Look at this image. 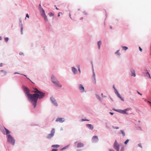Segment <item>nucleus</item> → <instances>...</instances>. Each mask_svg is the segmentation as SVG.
Masks as SVG:
<instances>
[{"instance_id": "1", "label": "nucleus", "mask_w": 151, "mask_h": 151, "mask_svg": "<svg viewBox=\"0 0 151 151\" xmlns=\"http://www.w3.org/2000/svg\"><path fill=\"white\" fill-rule=\"evenodd\" d=\"M23 90L25 94L26 97H27L28 99L34 106V108L37 105V102L38 97L40 95L39 94L35 93L33 95L29 93V90L27 87L24 86Z\"/></svg>"}, {"instance_id": "2", "label": "nucleus", "mask_w": 151, "mask_h": 151, "mask_svg": "<svg viewBox=\"0 0 151 151\" xmlns=\"http://www.w3.org/2000/svg\"><path fill=\"white\" fill-rule=\"evenodd\" d=\"M4 129H5L6 131V137H7L8 142L13 145H14L15 140L13 138V137L10 135L9 134L10 133V131L5 127H4Z\"/></svg>"}, {"instance_id": "3", "label": "nucleus", "mask_w": 151, "mask_h": 151, "mask_svg": "<svg viewBox=\"0 0 151 151\" xmlns=\"http://www.w3.org/2000/svg\"><path fill=\"white\" fill-rule=\"evenodd\" d=\"M52 81L53 83H55L56 86H57L59 87H61L62 86L59 83V82L58 80L56 79L55 77L52 76H51Z\"/></svg>"}, {"instance_id": "4", "label": "nucleus", "mask_w": 151, "mask_h": 151, "mask_svg": "<svg viewBox=\"0 0 151 151\" xmlns=\"http://www.w3.org/2000/svg\"><path fill=\"white\" fill-rule=\"evenodd\" d=\"M34 90L35 91H34V92L36 93H37L39 94L40 96L38 98L40 99H41L44 97L45 95V93L42 92L36 88H35Z\"/></svg>"}, {"instance_id": "5", "label": "nucleus", "mask_w": 151, "mask_h": 151, "mask_svg": "<svg viewBox=\"0 0 151 151\" xmlns=\"http://www.w3.org/2000/svg\"><path fill=\"white\" fill-rule=\"evenodd\" d=\"M55 133V129L54 128H53L51 130V133L49 134L47 136V138L48 139H50L53 137Z\"/></svg>"}, {"instance_id": "6", "label": "nucleus", "mask_w": 151, "mask_h": 151, "mask_svg": "<svg viewBox=\"0 0 151 151\" xmlns=\"http://www.w3.org/2000/svg\"><path fill=\"white\" fill-rule=\"evenodd\" d=\"M114 147L117 151H119V145L116 140L114 141Z\"/></svg>"}, {"instance_id": "7", "label": "nucleus", "mask_w": 151, "mask_h": 151, "mask_svg": "<svg viewBox=\"0 0 151 151\" xmlns=\"http://www.w3.org/2000/svg\"><path fill=\"white\" fill-rule=\"evenodd\" d=\"M131 108H128L127 109H124L123 110H121L120 111V112L124 114H128V113L127 112V111L129 110H131Z\"/></svg>"}, {"instance_id": "8", "label": "nucleus", "mask_w": 151, "mask_h": 151, "mask_svg": "<svg viewBox=\"0 0 151 151\" xmlns=\"http://www.w3.org/2000/svg\"><path fill=\"white\" fill-rule=\"evenodd\" d=\"M51 99L52 102L54 104V105L56 106H58V104L57 103L55 99L53 97H51Z\"/></svg>"}, {"instance_id": "9", "label": "nucleus", "mask_w": 151, "mask_h": 151, "mask_svg": "<svg viewBox=\"0 0 151 151\" xmlns=\"http://www.w3.org/2000/svg\"><path fill=\"white\" fill-rule=\"evenodd\" d=\"M98 141V138L97 136H94L92 138V141L93 142H95Z\"/></svg>"}, {"instance_id": "10", "label": "nucleus", "mask_w": 151, "mask_h": 151, "mask_svg": "<svg viewBox=\"0 0 151 151\" xmlns=\"http://www.w3.org/2000/svg\"><path fill=\"white\" fill-rule=\"evenodd\" d=\"M79 89L82 92H84L85 91L84 87H83L82 84H80L79 85Z\"/></svg>"}, {"instance_id": "11", "label": "nucleus", "mask_w": 151, "mask_h": 151, "mask_svg": "<svg viewBox=\"0 0 151 151\" xmlns=\"http://www.w3.org/2000/svg\"><path fill=\"white\" fill-rule=\"evenodd\" d=\"M65 120L63 118H58L56 120V121L62 123L64 122Z\"/></svg>"}, {"instance_id": "12", "label": "nucleus", "mask_w": 151, "mask_h": 151, "mask_svg": "<svg viewBox=\"0 0 151 151\" xmlns=\"http://www.w3.org/2000/svg\"><path fill=\"white\" fill-rule=\"evenodd\" d=\"M86 127H87L88 128L92 130H93L94 128L93 126L91 124H86Z\"/></svg>"}, {"instance_id": "13", "label": "nucleus", "mask_w": 151, "mask_h": 151, "mask_svg": "<svg viewBox=\"0 0 151 151\" xmlns=\"http://www.w3.org/2000/svg\"><path fill=\"white\" fill-rule=\"evenodd\" d=\"M84 146V144L81 142H79L77 143V147H81Z\"/></svg>"}, {"instance_id": "14", "label": "nucleus", "mask_w": 151, "mask_h": 151, "mask_svg": "<svg viewBox=\"0 0 151 151\" xmlns=\"http://www.w3.org/2000/svg\"><path fill=\"white\" fill-rule=\"evenodd\" d=\"M40 12H41V15L42 16H43L46 15L45 14V12L44 10L42 8H41V9H40Z\"/></svg>"}, {"instance_id": "15", "label": "nucleus", "mask_w": 151, "mask_h": 151, "mask_svg": "<svg viewBox=\"0 0 151 151\" xmlns=\"http://www.w3.org/2000/svg\"><path fill=\"white\" fill-rule=\"evenodd\" d=\"M131 72H132V76H135V71L134 70H131Z\"/></svg>"}, {"instance_id": "16", "label": "nucleus", "mask_w": 151, "mask_h": 151, "mask_svg": "<svg viewBox=\"0 0 151 151\" xmlns=\"http://www.w3.org/2000/svg\"><path fill=\"white\" fill-rule=\"evenodd\" d=\"M72 70L73 72L74 73V74H75L76 72H77V70L76 69V68H72Z\"/></svg>"}, {"instance_id": "17", "label": "nucleus", "mask_w": 151, "mask_h": 151, "mask_svg": "<svg viewBox=\"0 0 151 151\" xmlns=\"http://www.w3.org/2000/svg\"><path fill=\"white\" fill-rule=\"evenodd\" d=\"M101 41H99L97 42V44H98V46H99V48L100 49V46H101Z\"/></svg>"}, {"instance_id": "18", "label": "nucleus", "mask_w": 151, "mask_h": 151, "mask_svg": "<svg viewBox=\"0 0 151 151\" xmlns=\"http://www.w3.org/2000/svg\"><path fill=\"white\" fill-rule=\"evenodd\" d=\"M59 147V145H52V147H53L58 148Z\"/></svg>"}, {"instance_id": "19", "label": "nucleus", "mask_w": 151, "mask_h": 151, "mask_svg": "<svg viewBox=\"0 0 151 151\" xmlns=\"http://www.w3.org/2000/svg\"><path fill=\"white\" fill-rule=\"evenodd\" d=\"M120 132H121V133L122 134L123 136H125V133L122 130H121L120 131Z\"/></svg>"}, {"instance_id": "20", "label": "nucleus", "mask_w": 151, "mask_h": 151, "mask_svg": "<svg viewBox=\"0 0 151 151\" xmlns=\"http://www.w3.org/2000/svg\"><path fill=\"white\" fill-rule=\"evenodd\" d=\"M116 94L123 101V99H122L121 97V96L119 94L118 92H116Z\"/></svg>"}, {"instance_id": "21", "label": "nucleus", "mask_w": 151, "mask_h": 151, "mask_svg": "<svg viewBox=\"0 0 151 151\" xmlns=\"http://www.w3.org/2000/svg\"><path fill=\"white\" fill-rule=\"evenodd\" d=\"M42 17H44V19L46 21H48V19H47V17L46 16V15H45V16H42Z\"/></svg>"}, {"instance_id": "22", "label": "nucleus", "mask_w": 151, "mask_h": 151, "mask_svg": "<svg viewBox=\"0 0 151 151\" xmlns=\"http://www.w3.org/2000/svg\"><path fill=\"white\" fill-rule=\"evenodd\" d=\"M122 48H123V50H126L128 49L127 47H122Z\"/></svg>"}, {"instance_id": "23", "label": "nucleus", "mask_w": 151, "mask_h": 151, "mask_svg": "<svg viewBox=\"0 0 151 151\" xmlns=\"http://www.w3.org/2000/svg\"><path fill=\"white\" fill-rule=\"evenodd\" d=\"M116 54L117 55H120V53L119 52V50H118L117 51H116Z\"/></svg>"}, {"instance_id": "24", "label": "nucleus", "mask_w": 151, "mask_h": 151, "mask_svg": "<svg viewBox=\"0 0 151 151\" xmlns=\"http://www.w3.org/2000/svg\"><path fill=\"white\" fill-rule=\"evenodd\" d=\"M129 141V139H127L126 140L124 144L125 145L127 144V143H128Z\"/></svg>"}, {"instance_id": "25", "label": "nucleus", "mask_w": 151, "mask_h": 151, "mask_svg": "<svg viewBox=\"0 0 151 151\" xmlns=\"http://www.w3.org/2000/svg\"><path fill=\"white\" fill-rule=\"evenodd\" d=\"M49 15L50 16L52 17V16H53L54 14L52 13H50L49 14Z\"/></svg>"}, {"instance_id": "26", "label": "nucleus", "mask_w": 151, "mask_h": 151, "mask_svg": "<svg viewBox=\"0 0 151 151\" xmlns=\"http://www.w3.org/2000/svg\"><path fill=\"white\" fill-rule=\"evenodd\" d=\"M5 40L6 42H7L9 40V38L8 37H5Z\"/></svg>"}, {"instance_id": "27", "label": "nucleus", "mask_w": 151, "mask_h": 151, "mask_svg": "<svg viewBox=\"0 0 151 151\" xmlns=\"http://www.w3.org/2000/svg\"><path fill=\"white\" fill-rule=\"evenodd\" d=\"M124 147H122L120 151H124Z\"/></svg>"}, {"instance_id": "28", "label": "nucleus", "mask_w": 151, "mask_h": 151, "mask_svg": "<svg viewBox=\"0 0 151 151\" xmlns=\"http://www.w3.org/2000/svg\"><path fill=\"white\" fill-rule=\"evenodd\" d=\"M58 149H52L51 151H57Z\"/></svg>"}, {"instance_id": "29", "label": "nucleus", "mask_w": 151, "mask_h": 151, "mask_svg": "<svg viewBox=\"0 0 151 151\" xmlns=\"http://www.w3.org/2000/svg\"><path fill=\"white\" fill-rule=\"evenodd\" d=\"M22 31H23V28L22 27L21 28V32L22 33Z\"/></svg>"}, {"instance_id": "30", "label": "nucleus", "mask_w": 151, "mask_h": 151, "mask_svg": "<svg viewBox=\"0 0 151 151\" xmlns=\"http://www.w3.org/2000/svg\"><path fill=\"white\" fill-rule=\"evenodd\" d=\"M26 17H28V18H29V16L28 14H27L26 15Z\"/></svg>"}, {"instance_id": "31", "label": "nucleus", "mask_w": 151, "mask_h": 151, "mask_svg": "<svg viewBox=\"0 0 151 151\" xmlns=\"http://www.w3.org/2000/svg\"><path fill=\"white\" fill-rule=\"evenodd\" d=\"M147 74H148V75H149V78H151V77H150V74H149V72H147Z\"/></svg>"}, {"instance_id": "32", "label": "nucleus", "mask_w": 151, "mask_h": 151, "mask_svg": "<svg viewBox=\"0 0 151 151\" xmlns=\"http://www.w3.org/2000/svg\"><path fill=\"white\" fill-rule=\"evenodd\" d=\"M139 50L140 51L142 52V49L141 48H140V47H139Z\"/></svg>"}, {"instance_id": "33", "label": "nucleus", "mask_w": 151, "mask_h": 151, "mask_svg": "<svg viewBox=\"0 0 151 151\" xmlns=\"http://www.w3.org/2000/svg\"><path fill=\"white\" fill-rule=\"evenodd\" d=\"M79 67H80L79 66H78V71H79V72L80 73L81 71H80V69Z\"/></svg>"}, {"instance_id": "34", "label": "nucleus", "mask_w": 151, "mask_h": 151, "mask_svg": "<svg viewBox=\"0 0 151 151\" xmlns=\"http://www.w3.org/2000/svg\"><path fill=\"white\" fill-rule=\"evenodd\" d=\"M109 151H114V150L113 149H109Z\"/></svg>"}, {"instance_id": "35", "label": "nucleus", "mask_w": 151, "mask_h": 151, "mask_svg": "<svg viewBox=\"0 0 151 151\" xmlns=\"http://www.w3.org/2000/svg\"><path fill=\"white\" fill-rule=\"evenodd\" d=\"M137 93L138 94H139V95H142V94L140 93L139 92V91H137Z\"/></svg>"}, {"instance_id": "36", "label": "nucleus", "mask_w": 151, "mask_h": 151, "mask_svg": "<svg viewBox=\"0 0 151 151\" xmlns=\"http://www.w3.org/2000/svg\"><path fill=\"white\" fill-rule=\"evenodd\" d=\"M60 13H58V17H60Z\"/></svg>"}, {"instance_id": "37", "label": "nucleus", "mask_w": 151, "mask_h": 151, "mask_svg": "<svg viewBox=\"0 0 151 151\" xmlns=\"http://www.w3.org/2000/svg\"><path fill=\"white\" fill-rule=\"evenodd\" d=\"M85 120H87V121H89V120H84V119H82V121H85Z\"/></svg>"}, {"instance_id": "38", "label": "nucleus", "mask_w": 151, "mask_h": 151, "mask_svg": "<svg viewBox=\"0 0 151 151\" xmlns=\"http://www.w3.org/2000/svg\"><path fill=\"white\" fill-rule=\"evenodd\" d=\"M110 114L112 115L113 114V113L110 112Z\"/></svg>"}, {"instance_id": "39", "label": "nucleus", "mask_w": 151, "mask_h": 151, "mask_svg": "<svg viewBox=\"0 0 151 151\" xmlns=\"http://www.w3.org/2000/svg\"><path fill=\"white\" fill-rule=\"evenodd\" d=\"M148 102L151 105V102H150L149 101H148Z\"/></svg>"}, {"instance_id": "40", "label": "nucleus", "mask_w": 151, "mask_h": 151, "mask_svg": "<svg viewBox=\"0 0 151 151\" xmlns=\"http://www.w3.org/2000/svg\"><path fill=\"white\" fill-rule=\"evenodd\" d=\"M23 54V53H20V55H22Z\"/></svg>"}, {"instance_id": "41", "label": "nucleus", "mask_w": 151, "mask_h": 151, "mask_svg": "<svg viewBox=\"0 0 151 151\" xmlns=\"http://www.w3.org/2000/svg\"><path fill=\"white\" fill-rule=\"evenodd\" d=\"M115 128L116 129H119V128L118 127H115Z\"/></svg>"}, {"instance_id": "42", "label": "nucleus", "mask_w": 151, "mask_h": 151, "mask_svg": "<svg viewBox=\"0 0 151 151\" xmlns=\"http://www.w3.org/2000/svg\"><path fill=\"white\" fill-rule=\"evenodd\" d=\"M65 149V147H64L63 148L62 150H64V149Z\"/></svg>"}, {"instance_id": "43", "label": "nucleus", "mask_w": 151, "mask_h": 151, "mask_svg": "<svg viewBox=\"0 0 151 151\" xmlns=\"http://www.w3.org/2000/svg\"><path fill=\"white\" fill-rule=\"evenodd\" d=\"M1 40V36H0V40Z\"/></svg>"}, {"instance_id": "44", "label": "nucleus", "mask_w": 151, "mask_h": 151, "mask_svg": "<svg viewBox=\"0 0 151 151\" xmlns=\"http://www.w3.org/2000/svg\"><path fill=\"white\" fill-rule=\"evenodd\" d=\"M56 9H57V10H58V8L57 7H56Z\"/></svg>"}, {"instance_id": "45", "label": "nucleus", "mask_w": 151, "mask_h": 151, "mask_svg": "<svg viewBox=\"0 0 151 151\" xmlns=\"http://www.w3.org/2000/svg\"><path fill=\"white\" fill-rule=\"evenodd\" d=\"M139 147H142L141 146V145H140V144H139Z\"/></svg>"}, {"instance_id": "46", "label": "nucleus", "mask_w": 151, "mask_h": 151, "mask_svg": "<svg viewBox=\"0 0 151 151\" xmlns=\"http://www.w3.org/2000/svg\"><path fill=\"white\" fill-rule=\"evenodd\" d=\"M113 88H114V89H115V90H116V88H115V87H114V86H113Z\"/></svg>"}, {"instance_id": "47", "label": "nucleus", "mask_w": 151, "mask_h": 151, "mask_svg": "<svg viewBox=\"0 0 151 151\" xmlns=\"http://www.w3.org/2000/svg\"><path fill=\"white\" fill-rule=\"evenodd\" d=\"M39 6H40V7H41V5H40V4L39 5Z\"/></svg>"}, {"instance_id": "48", "label": "nucleus", "mask_w": 151, "mask_h": 151, "mask_svg": "<svg viewBox=\"0 0 151 151\" xmlns=\"http://www.w3.org/2000/svg\"><path fill=\"white\" fill-rule=\"evenodd\" d=\"M101 95L102 96H103V93H102L101 94Z\"/></svg>"}, {"instance_id": "49", "label": "nucleus", "mask_w": 151, "mask_h": 151, "mask_svg": "<svg viewBox=\"0 0 151 151\" xmlns=\"http://www.w3.org/2000/svg\"><path fill=\"white\" fill-rule=\"evenodd\" d=\"M17 74H18V73H15V74H17Z\"/></svg>"}, {"instance_id": "50", "label": "nucleus", "mask_w": 151, "mask_h": 151, "mask_svg": "<svg viewBox=\"0 0 151 151\" xmlns=\"http://www.w3.org/2000/svg\"><path fill=\"white\" fill-rule=\"evenodd\" d=\"M24 76H26L25 75H24Z\"/></svg>"}]
</instances>
